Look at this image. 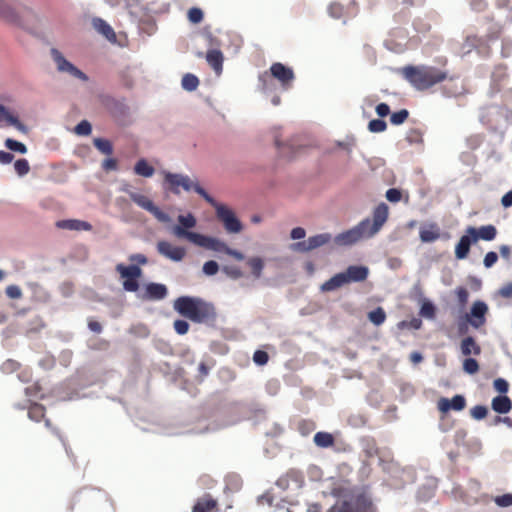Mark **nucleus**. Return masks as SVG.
<instances>
[{
  "label": "nucleus",
  "mask_w": 512,
  "mask_h": 512,
  "mask_svg": "<svg viewBox=\"0 0 512 512\" xmlns=\"http://www.w3.org/2000/svg\"><path fill=\"white\" fill-rule=\"evenodd\" d=\"M388 216L389 207L382 202L374 208L371 218L367 217L351 229L338 234L334 241L340 246H350L362 239L372 238L382 229Z\"/></svg>",
  "instance_id": "nucleus-1"
},
{
  "label": "nucleus",
  "mask_w": 512,
  "mask_h": 512,
  "mask_svg": "<svg viewBox=\"0 0 512 512\" xmlns=\"http://www.w3.org/2000/svg\"><path fill=\"white\" fill-rule=\"evenodd\" d=\"M403 77L417 90L424 91L446 81L447 72L435 66L408 65L402 68Z\"/></svg>",
  "instance_id": "nucleus-2"
},
{
  "label": "nucleus",
  "mask_w": 512,
  "mask_h": 512,
  "mask_svg": "<svg viewBox=\"0 0 512 512\" xmlns=\"http://www.w3.org/2000/svg\"><path fill=\"white\" fill-rule=\"evenodd\" d=\"M173 307L181 316L196 323L211 321L216 317L214 306L197 297H178Z\"/></svg>",
  "instance_id": "nucleus-3"
},
{
  "label": "nucleus",
  "mask_w": 512,
  "mask_h": 512,
  "mask_svg": "<svg viewBox=\"0 0 512 512\" xmlns=\"http://www.w3.org/2000/svg\"><path fill=\"white\" fill-rule=\"evenodd\" d=\"M369 275V269L363 265H351L344 272L335 274L329 280L325 281L320 289L322 292L334 291L346 284L353 282H363Z\"/></svg>",
  "instance_id": "nucleus-4"
},
{
  "label": "nucleus",
  "mask_w": 512,
  "mask_h": 512,
  "mask_svg": "<svg viewBox=\"0 0 512 512\" xmlns=\"http://www.w3.org/2000/svg\"><path fill=\"white\" fill-rule=\"evenodd\" d=\"M196 193L202 196L216 210L217 219L223 224L226 232L231 234L240 233L243 230L241 221L236 217L233 210L226 205L217 203L201 186H196Z\"/></svg>",
  "instance_id": "nucleus-5"
},
{
  "label": "nucleus",
  "mask_w": 512,
  "mask_h": 512,
  "mask_svg": "<svg viewBox=\"0 0 512 512\" xmlns=\"http://www.w3.org/2000/svg\"><path fill=\"white\" fill-rule=\"evenodd\" d=\"M328 512H374L373 504L364 493L352 492L337 501Z\"/></svg>",
  "instance_id": "nucleus-6"
},
{
  "label": "nucleus",
  "mask_w": 512,
  "mask_h": 512,
  "mask_svg": "<svg viewBox=\"0 0 512 512\" xmlns=\"http://www.w3.org/2000/svg\"><path fill=\"white\" fill-rule=\"evenodd\" d=\"M271 78L277 80L283 90H288L292 87L295 74L292 68L280 62H275L270 66L268 71H265L259 76V81L264 90L268 89V81Z\"/></svg>",
  "instance_id": "nucleus-7"
},
{
  "label": "nucleus",
  "mask_w": 512,
  "mask_h": 512,
  "mask_svg": "<svg viewBox=\"0 0 512 512\" xmlns=\"http://www.w3.org/2000/svg\"><path fill=\"white\" fill-rule=\"evenodd\" d=\"M173 234L178 238H185L193 244L208 250L222 253H226L228 250V245L225 242L196 232L186 231L180 226L173 228Z\"/></svg>",
  "instance_id": "nucleus-8"
},
{
  "label": "nucleus",
  "mask_w": 512,
  "mask_h": 512,
  "mask_svg": "<svg viewBox=\"0 0 512 512\" xmlns=\"http://www.w3.org/2000/svg\"><path fill=\"white\" fill-rule=\"evenodd\" d=\"M164 189L174 194L180 193V188L185 191L194 190L196 186H200L197 182H193L187 175L164 172Z\"/></svg>",
  "instance_id": "nucleus-9"
},
{
  "label": "nucleus",
  "mask_w": 512,
  "mask_h": 512,
  "mask_svg": "<svg viewBox=\"0 0 512 512\" xmlns=\"http://www.w3.org/2000/svg\"><path fill=\"white\" fill-rule=\"evenodd\" d=\"M129 197L139 207L151 213L158 221L162 223L170 221L169 215L160 210L149 197L136 192H129Z\"/></svg>",
  "instance_id": "nucleus-10"
},
{
  "label": "nucleus",
  "mask_w": 512,
  "mask_h": 512,
  "mask_svg": "<svg viewBox=\"0 0 512 512\" xmlns=\"http://www.w3.org/2000/svg\"><path fill=\"white\" fill-rule=\"evenodd\" d=\"M331 239V234L322 233L311 236L307 240L294 243L291 245V248L294 251L305 253L328 244L331 241Z\"/></svg>",
  "instance_id": "nucleus-11"
},
{
  "label": "nucleus",
  "mask_w": 512,
  "mask_h": 512,
  "mask_svg": "<svg viewBox=\"0 0 512 512\" xmlns=\"http://www.w3.org/2000/svg\"><path fill=\"white\" fill-rule=\"evenodd\" d=\"M51 54L53 57L54 62L57 65V69L60 72H67L71 76L80 79L82 81H87L88 77L87 75L82 72L80 69H78L76 66H74L71 62L66 60L64 56L59 52L57 49H52Z\"/></svg>",
  "instance_id": "nucleus-12"
},
{
  "label": "nucleus",
  "mask_w": 512,
  "mask_h": 512,
  "mask_svg": "<svg viewBox=\"0 0 512 512\" xmlns=\"http://www.w3.org/2000/svg\"><path fill=\"white\" fill-rule=\"evenodd\" d=\"M488 311L487 305L482 301H476L471 307L470 314L466 315L467 321L474 327L479 328L485 323V315Z\"/></svg>",
  "instance_id": "nucleus-13"
},
{
  "label": "nucleus",
  "mask_w": 512,
  "mask_h": 512,
  "mask_svg": "<svg viewBox=\"0 0 512 512\" xmlns=\"http://www.w3.org/2000/svg\"><path fill=\"white\" fill-rule=\"evenodd\" d=\"M157 251L168 259L173 261H181L186 251L183 247L174 246L168 241H159L157 243Z\"/></svg>",
  "instance_id": "nucleus-14"
},
{
  "label": "nucleus",
  "mask_w": 512,
  "mask_h": 512,
  "mask_svg": "<svg viewBox=\"0 0 512 512\" xmlns=\"http://www.w3.org/2000/svg\"><path fill=\"white\" fill-rule=\"evenodd\" d=\"M447 83L442 87V92L446 97H459L466 93V87L463 81L456 76H447Z\"/></svg>",
  "instance_id": "nucleus-15"
},
{
  "label": "nucleus",
  "mask_w": 512,
  "mask_h": 512,
  "mask_svg": "<svg viewBox=\"0 0 512 512\" xmlns=\"http://www.w3.org/2000/svg\"><path fill=\"white\" fill-rule=\"evenodd\" d=\"M437 407L442 413L461 411L466 407V400L462 395H455L452 399L443 397L438 400Z\"/></svg>",
  "instance_id": "nucleus-16"
},
{
  "label": "nucleus",
  "mask_w": 512,
  "mask_h": 512,
  "mask_svg": "<svg viewBox=\"0 0 512 512\" xmlns=\"http://www.w3.org/2000/svg\"><path fill=\"white\" fill-rule=\"evenodd\" d=\"M466 233L473 236L474 241H476V242L479 239L484 240V241H492L495 239V237L497 235V229L494 225H491V224L481 226L478 229L475 227L469 226L466 229Z\"/></svg>",
  "instance_id": "nucleus-17"
},
{
  "label": "nucleus",
  "mask_w": 512,
  "mask_h": 512,
  "mask_svg": "<svg viewBox=\"0 0 512 512\" xmlns=\"http://www.w3.org/2000/svg\"><path fill=\"white\" fill-rule=\"evenodd\" d=\"M217 508V500L207 493L196 500L192 512H215Z\"/></svg>",
  "instance_id": "nucleus-18"
},
{
  "label": "nucleus",
  "mask_w": 512,
  "mask_h": 512,
  "mask_svg": "<svg viewBox=\"0 0 512 512\" xmlns=\"http://www.w3.org/2000/svg\"><path fill=\"white\" fill-rule=\"evenodd\" d=\"M92 25L94 29L104 36L109 42L115 43L117 40L116 33L114 29L103 19L101 18H94L92 20Z\"/></svg>",
  "instance_id": "nucleus-19"
},
{
  "label": "nucleus",
  "mask_w": 512,
  "mask_h": 512,
  "mask_svg": "<svg viewBox=\"0 0 512 512\" xmlns=\"http://www.w3.org/2000/svg\"><path fill=\"white\" fill-rule=\"evenodd\" d=\"M206 61L217 75H220L222 73L224 56L220 50H208L206 53Z\"/></svg>",
  "instance_id": "nucleus-20"
},
{
  "label": "nucleus",
  "mask_w": 512,
  "mask_h": 512,
  "mask_svg": "<svg viewBox=\"0 0 512 512\" xmlns=\"http://www.w3.org/2000/svg\"><path fill=\"white\" fill-rule=\"evenodd\" d=\"M420 240L424 243H431L440 238V229L436 223H430L420 228Z\"/></svg>",
  "instance_id": "nucleus-21"
},
{
  "label": "nucleus",
  "mask_w": 512,
  "mask_h": 512,
  "mask_svg": "<svg viewBox=\"0 0 512 512\" xmlns=\"http://www.w3.org/2000/svg\"><path fill=\"white\" fill-rule=\"evenodd\" d=\"M167 295V288L164 284L149 283L145 288V299L148 300H161Z\"/></svg>",
  "instance_id": "nucleus-22"
},
{
  "label": "nucleus",
  "mask_w": 512,
  "mask_h": 512,
  "mask_svg": "<svg viewBox=\"0 0 512 512\" xmlns=\"http://www.w3.org/2000/svg\"><path fill=\"white\" fill-rule=\"evenodd\" d=\"M472 243H476V241H474L473 236L470 234L466 233L465 235L461 236L455 247L456 258L459 260L465 259L469 254L470 246Z\"/></svg>",
  "instance_id": "nucleus-23"
},
{
  "label": "nucleus",
  "mask_w": 512,
  "mask_h": 512,
  "mask_svg": "<svg viewBox=\"0 0 512 512\" xmlns=\"http://www.w3.org/2000/svg\"><path fill=\"white\" fill-rule=\"evenodd\" d=\"M56 226L60 229L75 231H90L92 229V225L89 222L77 219L60 220L56 223Z\"/></svg>",
  "instance_id": "nucleus-24"
},
{
  "label": "nucleus",
  "mask_w": 512,
  "mask_h": 512,
  "mask_svg": "<svg viewBox=\"0 0 512 512\" xmlns=\"http://www.w3.org/2000/svg\"><path fill=\"white\" fill-rule=\"evenodd\" d=\"M492 409L500 414H506L512 409V401L508 396L500 395L492 399Z\"/></svg>",
  "instance_id": "nucleus-25"
},
{
  "label": "nucleus",
  "mask_w": 512,
  "mask_h": 512,
  "mask_svg": "<svg viewBox=\"0 0 512 512\" xmlns=\"http://www.w3.org/2000/svg\"><path fill=\"white\" fill-rule=\"evenodd\" d=\"M246 264L250 268L251 275L255 279L261 278L263 269L265 266L264 260L261 257H258V256L250 257V258H248Z\"/></svg>",
  "instance_id": "nucleus-26"
},
{
  "label": "nucleus",
  "mask_w": 512,
  "mask_h": 512,
  "mask_svg": "<svg viewBox=\"0 0 512 512\" xmlns=\"http://www.w3.org/2000/svg\"><path fill=\"white\" fill-rule=\"evenodd\" d=\"M461 352L465 356H468L470 354L479 355L481 352V349L475 342L474 338L469 336L462 340Z\"/></svg>",
  "instance_id": "nucleus-27"
},
{
  "label": "nucleus",
  "mask_w": 512,
  "mask_h": 512,
  "mask_svg": "<svg viewBox=\"0 0 512 512\" xmlns=\"http://www.w3.org/2000/svg\"><path fill=\"white\" fill-rule=\"evenodd\" d=\"M313 440L315 445L321 448L331 447L335 443L333 435L328 432H317Z\"/></svg>",
  "instance_id": "nucleus-28"
},
{
  "label": "nucleus",
  "mask_w": 512,
  "mask_h": 512,
  "mask_svg": "<svg viewBox=\"0 0 512 512\" xmlns=\"http://www.w3.org/2000/svg\"><path fill=\"white\" fill-rule=\"evenodd\" d=\"M116 270L122 278L137 279L141 275V269L136 265L124 266L123 264H118Z\"/></svg>",
  "instance_id": "nucleus-29"
},
{
  "label": "nucleus",
  "mask_w": 512,
  "mask_h": 512,
  "mask_svg": "<svg viewBox=\"0 0 512 512\" xmlns=\"http://www.w3.org/2000/svg\"><path fill=\"white\" fill-rule=\"evenodd\" d=\"M134 172L139 176L151 177L153 176L155 169L145 159H140L134 166Z\"/></svg>",
  "instance_id": "nucleus-30"
},
{
  "label": "nucleus",
  "mask_w": 512,
  "mask_h": 512,
  "mask_svg": "<svg viewBox=\"0 0 512 512\" xmlns=\"http://www.w3.org/2000/svg\"><path fill=\"white\" fill-rule=\"evenodd\" d=\"M45 407L39 403H33L28 409V417L35 422H39L45 418Z\"/></svg>",
  "instance_id": "nucleus-31"
},
{
  "label": "nucleus",
  "mask_w": 512,
  "mask_h": 512,
  "mask_svg": "<svg viewBox=\"0 0 512 512\" xmlns=\"http://www.w3.org/2000/svg\"><path fill=\"white\" fill-rule=\"evenodd\" d=\"M289 480H293L296 482H302V475L298 471L290 470L284 476L280 477L277 480V485L282 489H286L289 483Z\"/></svg>",
  "instance_id": "nucleus-32"
},
{
  "label": "nucleus",
  "mask_w": 512,
  "mask_h": 512,
  "mask_svg": "<svg viewBox=\"0 0 512 512\" xmlns=\"http://www.w3.org/2000/svg\"><path fill=\"white\" fill-rule=\"evenodd\" d=\"M181 84L183 89L191 92L197 89L199 79L194 74L187 73L183 76Z\"/></svg>",
  "instance_id": "nucleus-33"
},
{
  "label": "nucleus",
  "mask_w": 512,
  "mask_h": 512,
  "mask_svg": "<svg viewBox=\"0 0 512 512\" xmlns=\"http://www.w3.org/2000/svg\"><path fill=\"white\" fill-rule=\"evenodd\" d=\"M368 319L376 326L383 324L386 320V313L382 307H378L368 313Z\"/></svg>",
  "instance_id": "nucleus-34"
},
{
  "label": "nucleus",
  "mask_w": 512,
  "mask_h": 512,
  "mask_svg": "<svg viewBox=\"0 0 512 512\" xmlns=\"http://www.w3.org/2000/svg\"><path fill=\"white\" fill-rule=\"evenodd\" d=\"M93 144L101 153L105 155H111L113 153V147L109 140L95 138L93 140Z\"/></svg>",
  "instance_id": "nucleus-35"
},
{
  "label": "nucleus",
  "mask_w": 512,
  "mask_h": 512,
  "mask_svg": "<svg viewBox=\"0 0 512 512\" xmlns=\"http://www.w3.org/2000/svg\"><path fill=\"white\" fill-rule=\"evenodd\" d=\"M177 220L179 223L177 226L182 227L186 231H188L187 229H192L196 226V218L191 213H188L187 215H179Z\"/></svg>",
  "instance_id": "nucleus-36"
},
{
  "label": "nucleus",
  "mask_w": 512,
  "mask_h": 512,
  "mask_svg": "<svg viewBox=\"0 0 512 512\" xmlns=\"http://www.w3.org/2000/svg\"><path fill=\"white\" fill-rule=\"evenodd\" d=\"M420 315L427 319H434L436 315V308L430 301H423L420 308Z\"/></svg>",
  "instance_id": "nucleus-37"
},
{
  "label": "nucleus",
  "mask_w": 512,
  "mask_h": 512,
  "mask_svg": "<svg viewBox=\"0 0 512 512\" xmlns=\"http://www.w3.org/2000/svg\"><path fill=\"white\" fill-rule=\"evenodd\" d=\"M316 428V425L311 420H301L297 424V430L302 436L309 435L312 431H314Z\"/></svg>",
  "instance_id": "nucleus-38"
},
{
  "label": "nucleus",
  "mask_w": 512,
  "mask_h": 512,
  "mask_svg": "<svg viewBox=\"0 0 512 512\" xmlns=\"http://www.w3.org/2000/svg\"><path fill=\"white\" fill-rule=\"evenodd\" d=\"M275 145L277 146L282 157L290 158L295 154L294 148L292 146H290L288 143L280 142L277 137L275 138Z\"/></svg>",
  "instance_id": "nucleus-39"
},
{
  "label": "nucleus",
  "mask_w": 512,
  "mask_h": 512,
  "mask_svg": "<svg viewBox=\"0 0 512 512\" xmlns=\"http://www.w3.org/2000/svg\"><path fill=\"white\" fill-rule=\"evenodd\" d=\"M5 146L11 151H15L21 154L27 153V147L23 143L11 138H7L5 140Z\"/></svg>",
  "instance_id": "nucleus-40"
},
{
  "label": "nucleus",
  "mask_w": 512,
  "mask_h": 512,
  "mask_svg": "<svg viewBox=\"0 0 512 512\" xmlns=\"http://www.w3.org/2000/svg\"><path fill=\"white\" fill-rule=\"evenodd\" d=\"M408 116H409L408 110L401 109V110L391 114L390 122L393 125H401L402 123H404L407 120Z\"/></svg>",
  "instance_id": "nucleus-41"
},
{
  "label": "nucleus",
  "mask_w": 512,
  "mask_h": 512,
  "mask_svg": "<svg viewBox=\"0 0 512 512\" xmlns=\"http://www.w3.org/2000/svg\"><path fill=\"white\" fill-rule=\"evenodd\" d=\"M188 20L193 24H199L204 18L203 11L200 8L192 7L188 10Z\"/></svg>",
  "instance_id": "nucleus-42"
},
{
  "label": "nucleus",
  "mask_w": 512,
  "mask_h": 512,
  "mask_svg": "<svg viewBox=\"0 0 512 512\" xmlns=\"http://www.w3.org/2000/svg\"><path fill=\"white\" fill-rule=\"evenodd\" d=\"M14 169L19 176H24L30 171L29 162L26 159H18L14 163Z\"/></svg>",
  "instance_id": "nucleus-43"
},
{
  "label": "nucleus",
  "mask_w": 512,
  "mask_h": 512,
  "mask_svg": "<svg viewBox=\"0 0 512 512\" xmlns=\"http://www.w3.org/2000/svg\"><path fill=\"white\" fill-rule=\"evenodd\" d=\"M387 128V124L384 120L381 119H373L368 124V129L373 133H380L385 131Z\"/></svg>",
  "instance_id": "nucleus-44"
},
{
  "label": "nucleus",
  "mask_w": 512,
  "mask_h": 512,
  "mask_svg": "<svg viewBox=\"0 0 512 512\" xmlns=\"http://www.w3.org/2000/svg\"><path fill=\"white\" fill-rule=\"evenodd\" d=\"M463 369L469 374H475L479 371L478 362L473 358H466L463 362Z\"/></svg>",
  "instance_id": "nucleus-45"
},
{
  "label": "nucleus",
  "mask_w": 512,
  "mask_h": 512,
  "mask_svg": "<svg viewBox=\"0 0 512 512\" xmlns=\"http://www.w3.org/2000/svg\"><path fill=\"white\" fill-rule=\"evenodd\" d=\"M223 272L230 278L236 280L243 277V272L237 266H224Z\"/></svg>",
  "instance_id": "nucleus-46"
},
{
  "label": "nucleus",
  "mask_w": 512,
  "mask_h": 512,
  "mask_svg": "<svg viewBox=\"0 0 512 512\" xmlns=\"http://www.w3.org/2000/svg\"><path fill=\"white\" fill-rule=\"evenodd\" d=\"M91 130V124L87 120H83L80 123H78L74 129L76 134L84 136L89 135L91 133Z\"/></svg>",
  "instance_id": "nucleus-47"
},
{
  "label": "nucleus",
  "mask_w": 512,
  "mask_h": 512,
  "mask_svg": "<svg viewBox=\"0 0 512 512\" xmlns=\"http://www.w3.org/2000/svg\"><path fill=\"white\" fill-rule=\"evenodd\" d=\"M488 410L483 405H476L470 410V414L474 419L481 420L487 416Z\"/></svg>",
  "instance_id": "nucleus-48"
},
{
  "label": "nucleus",
  "mask_w": 512,
  "mask_h": 512,
  "mask_svg": "<svg viewBox=\"0 0 512 512\" xmlns=\"http://www.w3.org/2000/svg\"><path fill=\"white\" fill-rule=\"evenodd\" d=\"M422 326V321L421 319L419 318H413L412 320L410 321H401L399 324H398V327L400 329H403V328H412V329H415V330H418L420 329Z\"/></svg>",
  "instance_id": "nucleus-49"
},
{
  "label": "nucleus",
  "mask_w": 512,
  "mask_h": 512,
  "mask_svg": "<svg viewBox=\"0 0 512 512\" xmlns=\"http://www.w3.org/2000/svg\"><path fill=\"white\" fill-rule=\"evenodd\" d=\"M219 270V265L216 261L210 260L204 263L203 272L206 275L212 276L215 275Z\"/></svg>",
  "instance_id": "nucleus-50"
},
{
  "label": "nucleus",
  "mask_w": 512,
  "mask_h": 512,
  "mask_svg": "<svg viewBox=\"0 0 512 512\" xmlns=\"http://www.w3.org/2000/svg\"><path fill=\"white\" fill-rule=\"evenodd\" d=\"M269 360V356H268V353L263 351V350H257L255 351L254 355H253V361L257 364V365H265Z\"/></svg>",
  "instance_id": "nucleus-51"
},
{
  "label": "nucleus",
  "mask_w": 512,
  "mask_h": 512,
  "mask_svg": "<svg viewBox=\"0 0 512 512\" xmlns=\"http://www.w3.org/2000/svg\"><path fill=\"white\" fill-rule=\"evenodd\" d=\"M173 326H174L175 331L179 335H184L189 330V323L185 320H181V319L175 320Z\"/></svg>",
  "instance_id": "nucleus-52"
},
{
  "label": "nucleus",
  "mask_w": 512,
  "mask_h": 512,
  "mask_svg": "<svg viewBox=\"0 0 512 512\" xmlns=\"http://www.w3.org/2000/svg\"><path fill=\"white\" fill-rule=\"evenodd\" d=\"M386 198L388 201H390L392 203H397L401 200L402 193L400 190H398L396 188H390L386 192Z\"/></svg>",
  "instance_id": "nucleus-53"
},
{
  "label": "nucleus",
  "mask_w": 512,
  "mask_h": 512,
  "mask_svg": "<svg viewBox=\"0 0 512 512\" xmlns=\"http://www.w3.org/2000/svg\"><path fill=\"white\" fill-rule=\"evenodd\" d=\"M5 292L6 295L11 299H19L22 297V290L17 285H9Z\"/></svg>",
  "instance_id": "nucleus-54"
},
{
  "label": "nucleus",
  "mask_w": 512,
  "mask_h": 512,
  "mask_svg": "<svg viewBox=\"0 0 512 512\" xmlns=\"http://www.w3.org/2000/svg\"><path fill=\"white\" fill-rule=\"evenodd\" d=\"M498 261V255L494 251L488 252L483 260L484 266L486 268H491Z\"/></svg>",
  "instance_id": "nucleus-55"
},
{
  "label": "nucleus",
  "mask_w": 512,
  "mask_h": 512,
  "mask_svg": "<svg viewBox=\"0 0 512 512\" xmlns=\"http://www.w3.org/2000/svg\"><path fill=\"white\" fill-rule=\"evenodd\" d=\"M493 385H494V388L502 394L506 393L509 389L508 382L502 378H498V379L494 380Z\"/></svg>",
  "instance_id": "nucleus-56"
},
{
  "label": "nucleus",
  "mask_w": 512,
  "mask_h": 512,
  "mask_svg": "<svg viewBox=\"0 0 512 512\" xmlns=\"http://www.w3.org/2000/svg\"><path fill=\"white\" fill-rule=\"evenodd\" d=\"M495 502L497 505L501 507H508L512 505V495L511 494H504L502 496H498L495 499Z\"/></svg>",
  "instance_id": "nucleus-57"
},
{
  "label": "nucleus",
  "mask_w": 512,
  "mask_h": 512,
  "mask_svg": "<svg viewBox=\"0 0 512 512\" xmlns=\"http://www.w3.org/2000/svg\"><path fill=\"white\" fill-rule=\"evenodd\" d=\"M123 287L127 291L135 292L138 290L139 284L136 279L125 278V281L123 282Z\"/></svg>",
  "instance_id": "nucleus-58"
},
{
  "label": "nucleus",
  "mask_w": 512,
  "mask_h": 512,
  "mask_svg": "<svg viewBox=\"0 0 512 512\" xmlns=\"http://www.w3.org/2000/svg\"><path fill=\"white\" fill-rule=\"evenodd\" d=\"M343 7L340 3H332L329 6V14L334 18H339L342 15Z\"/></svg>",
  "instance_id": "nucleus-59"
},
{
  "label": "nucleus",
  "mask_w": 512,
  "mask_h": 512,
  "mask_svg": "<svg viewBox=\"0 0 512 512\" xmlns=\"http://www.w3.org/2000/svg\"><path fill=\"white\" fill-rule=\"evenodd\" d=\"M498 294L503 298H512V283L509 282L505 285H503L499 291Z\"/></svg>",
  "instance_id": "nucleus-60"
},
{
  "label": "nucleus",
  "mask_w": 512,
  "mask_h": 512,
  "mask_svg": "<svg viewBox=\"0 0 512 512\" xmlns=\"http://www.w3.org/2000/svg\"><path fill=\"white\" fill-rule=\"evenodd\" d=\"M102 168L105 171H111L117 169V161L113 158L105 159L102 163Z\"/></svg>",
  "instance_id": "nucleus-61"
},
{
  "label": "nucleus",
  "mask_w": 512,
  "mask_h": 512,
  "mask_svg": "<svg viewBox=\"0 0 512 512\" xmlns=\"http://www.w3.org/2000/svg\"><path fill=\"white\" fill-rule=\"evenodd\" d=\"M376 113L380 117H386L390 113V107L386 103H380L376 106Z\"/></svg>",
  "instance_id": "nucleus-62"
},
{
  "label": "nucleus",
  "mask_w": 512,
  "mask_h": 512,
  "mask_svg": "<svg viewBox=\"0 0 512 512\" xmlns=\"http://www.w3.org/2000/svg\"><path fill=\"white\" fill-rule=\"evenodd\" d=\"M305 235H306V231L302 227L293 228L290 233L291 238L294 240L303 239L305 237Z\"/></svg>",
  "instance_id": "nucleus-63"
},
{
  "label": "nucleus",
  "mask_w": 512,
  "mask_h": 512,
  "mask_svg": "<svg viewBox=\"0 0 512 512\" xmlns=\"http://www.w3.org/2000/svg\"><path fill=\"white\" fill-rule=\"evenodd\" d=\"M456 294L461 304H465L467 302L469 294L464 287L457 288Z\"/></svg>",
  "instance_id": "nucleus-64"
}]
</instances>
